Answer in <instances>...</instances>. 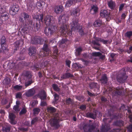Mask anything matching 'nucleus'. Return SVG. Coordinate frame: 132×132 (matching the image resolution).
<instances>
[{
	"label": "nucleus",
	"mask_w": 132,
	"mask_h": 132,
	"mask_svg": "<svg viewBox=\"0 0 132 132\" xmlns=\"http://www.w3.org/2000/svg\"><path fill=\"white\" fill-rule=\"evenodd\" d=\"M13 88L15 90H19L22 89V86H21L16 85L14 86Z\"/></svg>",
	"instance_id": "nucleus-47"
},
{
	"label": "nucleus",
	"mask_w": 132,
	"mask_h": 132,
	"mask_svg": "<svg viewBox=\"0 0 132 132\" xmlns=\"http://www.w3.org/2000/svg\"><path fill=\"white\" fill-rule=\"evenodd\" d=\"M19 106L15 105L13 107V109L16 112L19 111Z\"/></svg>",
	"instance_id": "nucleus-53"
},
{
	"label": "nucleus",
	"mask_w": 132,
	"mask_h": 132,
	"mask_svg": "<svg viewBox=\"0 0 132 132\" xmlns=\"http://www.w3.org/2000/svg\"><path fill=\"white\" fill-rule=\"evenodd\" d=\"M69 18V16L67 14H63L59 16L58 18L59 23L62 25L59 28V29L57 27L58 31L56 32L66 37L71 39L72 32L68 30L67 25L65 24L68 20Z\"/></svg>",
	"instance_id": "nucleus-1"
},
{
	"label": "nucleus",
	"mask_w": 132,
	"mask_h": 132,
	"mask_svg": "<svg viewBox=\"0 0 132 132\" xmlns=\"http://www.w3.org/2000/svg\"><path fill=\"white\" fill-rule=\"evenodd\" d=\"M42 50L46 53H50V49L48 47V45L46 43H45L44 44Z\"/></svg>",
	"instance_id": "nucleus-32"
},
{
	"label": "nucleus",
	"mask_w": 132,
	"mask_h": 132,
	"mask_svg": "<svg viewBox=\"0 0 132 132\" xmlns=\"http://www.w3.org/2000/svg\"><path fill=\"white\" fill-rule=\"evenodd\" d=\"M102 125L100 129L101 132H107L111 129L110 125L109 124H104Z\"/></svg>",
	"instance_id": "nucleus-14"
},
{
	"label": "nucleus",
	"mask_w": 132,
	"mask_h": 132,
	"mask_svg": "<svg viewBox=\"0 0 132 132\" xmlns=\"http://www.w3.org/2000/svg\"><path fill=\"white\" fill-rule=\"evenodd\" d=\"M35 91L32 89H29L26 93V96L28 97L32 96L35 93Z\"/></svg>",
	"instance_id": "nucleus-27"
},
{
	"label": "nucleus",
	"mask_w": 132,
	"mask_h": 132,
	"mask_svg": "<svg viewBox=\"0 0 132 132\" xmlns=\"http://www.w3.org/2000/svg\"><path fill=\"white\" fill-rule=\"evenodd\" d=\"M63 8L62 6H56L55 7L54 12L57 14L60 13L63 11Z\"/></svg>",
	"instance_id": "nucleus-28"
},
{
	"label": "nucleus",
	"mask_w": 132,
	"mask_h": 132,
	"mask_svg": "<svg viewBox=\"0 0 132 132\" xmlns=\"http://www.w3.org/2000/svg\"><path fill=\"white\" fill-rule=\"evenodd\" d=\"M109 7L112 10L114 9L116 5L115 2L111 0L108 3Z\"/></svg>",
	"instance_id": "nucleus-29"
},
{
	"label": "nucleus",
	"mask_w": 132,
	"mask_h": 132,
	"mask_svg": "<svg viewBox=\"0 0 132 132\" xmlns=\"http://www.w3.org/2000/svg\"><path fill=\"white\" fill-rule=\"evenodd\" d=\"M0 44L1 49L2 51L5 54H9V50L7 46L6 42V39L5 36H3L0 39Z\"/></svg>",
	"instance_id": "nucleus-7"
},
{
	"label": "nucleus",
	"mask_w": 132,
	"mask_h": 132,
	"mask_svg": "<svg viewBox=\"0 0 132 132\" xmlns=\"http://www.w3.org/2000/svg\"><path fill=\"white\" fill-rule=\"evenodd\" d=\"M88 127H89L88 130V131L89 132H92L93 130L95 129L96 126L95 125L94 123L92 124L91 125L89 124L88 125Z\"/></svg>",
	"instance_id": "nucleus-35"
},
{
	"label": "nucleus",
	"mask_w": 132,
	"mask_h": 132,
	"mask_svg": "<svg viewBox=\"0 0 132 132\" xmlns=\"http://www.w3.org/2000/svg\"><path fill=\"white\" fill-rule=\"evenodd\" d=\"M40 110L38 108H36L33 109V111L34 112V114H38L40 112Z\"/></svg>",
	"instance_id": "nucleus-43"
},
{
	"label": "nucleus",
	"mask_w": 132,
	"mask_h": 132,
	"mask_svg": "<svg viewBox=\"0 0 132 132\" xmlns=\"http://www.w3.org/2000/svg\"><path fill=\"white\" fill-rule=\"evenodd\" d=\"M86 106L85 105H82L79 108L80 109L83 110L86 109Z\"/></svg>",
	"instance_id": "nucleus-55"
},
{
	"label": "nucleus",
	"mask_w": 132,
	"mask_h": 132,
	"mask_svg": "<svg viewBox=\"0 0 132 132\" xmlns=\"http://www.w3.org/2000/svg\"><path fill=\"white\" fill-rule=\"evenodd\" d=\"M76 50V51L75 53V55L76 56H78L81 54L82 50L81 47H79L77 48Z\"/></svg>",
	"instance_id": "nucleus-34"
},
{
	"label": "nucleus",
	"mask_w": 132,
	"mask_h": 132,
	"mask_svg": "<svg viewBox=\"0 0 132 132\" xmlns=\"http://www.w3.org/2000/svg\"><path fill=\"white\" fill-rule=\"evenodd\" d=\"M89 86L91 89L94 88V91H95L96 89L97 90H99L100 88L98 84L95 82H92L90 83L89 84Z\"/></svg>",
	"instance_id": "nucleus-15"
},
{
	"label": "nucleus",
	"mask_w": 132,
	"mask_h": 132,
	"mask_svg": "<svg viewBox=\"0 0 132 132\" xmlns=\"http://www.w3.org/2000/svg\"><path fill=\"white\" fill-rule=\"evenodd\" d=\"M27 112V110L26 108H23L19 112L20 115H22L25 114Z\"/></svg>",
	"instance_id": "nucleus-48"
},
{
	"label": "nucleus",
	"mask_w": 132,
	"mask_h": 132,
	"mask_svg": "<svg viewBox=\"0 0 132 132\" xmlns=\"http://www.w3.org/2000/svg\"><path fill=\"white\" fill-rule=\"evenodd\" d=\"M97 114V113H96V111L94 110L93 112H88L87 113L86 116L88 117L95 119H96V116Z\"/></svg>",
	"instance_id": "nucleus-20"
},
{
	"label": "nucleus",
	"mask_w": 132,
	"mask_h": 132,
	"mask_svg": "<svg viewBox=\"0 0 132 132\" xmlns=\"http://www.w3.org/2000/svg\"><path fill=\"white\" fill-rule=\"evenodd\" d=\"M45 3L43 1H37L36 3V5L37 7L41 8H43V5L45 4Z\"/></svg>",
	"instance_id": "nucleus-36"
},
{
	"label": "nucleus",
	"mask_w": 132,
	"mask_h": 132,
	"mask_svg": "<svg viewBox=\"0 0 132 132\" xmlns=\"http://www.w3.org/2000/svg\"><path fill=\"white\" fill-rule=\"evenodd\" d=\"M84 0H68L65 3V6L69 7L72 4H75L77 2H82Z\"/></svg>",
	"instance_id": "nucleus-13"
},
{
	"label": "nucleus",
	"mask_w": 132,
	"mask_h": 132,
	"mask_svg": "<svg viewBox=\"0 0 132 132\" xmlns=\"http://www.w3.org/2000/svg\"><path fill=\"white\" fill-rule=\"evenodd\" d=\"M26 81L28 80L27 82H25V85L26 87H27L29 85H30L32 83L34 82V81L32 80V79H27Z\"/></svg>",
	"instance_id": "nucleus-38"
},
{
	"label": "nucleus",
	"mask_w": 132,
	"mask_h": 132,
	"mask_svg": "<svg viewBox=\"0 0 132 132\" xmlns=\"http://www.w3.org/2000/svg\"><path fill=\"white\" fill-rule=\"evenodd\" d=\"M34 1V0H27L26 5L28 9L31 10L33 8Z\"/></svg>",
	"instance_id": "nucleus-24"
},
{
	"label": "nucleus",
	"mask_w": 132,
	"mask_h": 132,
	"mask_svg": "<svg viewBox=\"0 0 132 132\" xmlns=\"http://www.w3.org/2000/svg\"><path fill=\"white\" fill-rule=\"evenodd\" d=\"M102 84H105L107 83L108 78L105 74H104L102 76L101 79L100 80Z\"/></svg>",
	"instance_id": "nucleus-21"
},
{
	"label": "nucleus",
	"mask_w": 132,
	"mask_h": 132,
	"mask_svg": "<svg viewBox=\"0 0 132 132\" xmlns=\"http://www.w3.org/2000/svg\"><path fill=\"white\" fill-rule=\"evenodd\" d=\"M126 69L123 68L119 72V73L117 77L118 81L120 83H123L126 82L128 76L126 75Z\"/></svg>",
	"instance_id": "nucleus-6"
},
{
	"label": "nucleus",
	"mask_w": 132,
	"mask_h": 132,
	"mask_svg": "<svg viewBox=\"0 0 132 132\" xmlns=\"http://www.w3.org/2000/svg\"><path fill=\"white\" fill-rule=\"evenodd\" d=\"M29 54L30 56H36V49L35 47H30L29 48Z\"/></svg>",
	"instance_id": "nucleus-23"
},
{
	"label": "nucleus",
	"mask_w": 132,
	"mask_h": 132,
	"mask_svg": "<svg viewBox=\"0 0 132 132\" xmlns=\"http://www.w3.org/2000/svg\"><path fill=\"white\" fill-rule=\"evenodd\" d=\"M116 90L114 92V95L117 96L121 95L122 93H124V89L121 86L117 87L115 89Z\"/></svg>",
	"instance_id": "nucleus-11"
},
{
	"label": "nucleus",
	"mask_w": 132,
	"mask_h": 132,
	"mask_svg": "<svg viewBox=\"0 0 132 132\" xmlns=\"http://www.w3.org/2000/svg\"><path fill=\"white\" fill-rule=\"evenodd\" d=\"M49 61H44L42 62L41 64L38 62L32 66L31 68L34 71L40 70L41 69V68H44L46 67Z\"/></svg>",
	"instance_id": "nucleus-8"
},
{
	"label": "nucleus",
	"mask_w": 132,
	"mask_h": 132,
	"mask_svg": "<svg viewBox=\"0 0 132 132\" xmlns=\"http://www.w3.org/2000/svg\"><path fill=\"white\" fill-rule=\"evenodd\" d=\"M102 24V21L101 20H96L94 22L93 25L95 27H99Z\"/></svg>",
	"instance_id": "nucleus-30"
},
{
	"label": "nucleus",
	"mask_w": 132,
	"mask_h": 132,
	"mask_svg": "<svg viewBox=\"0 0 132 132\" xmlns=\"http://www.w3.org/2000/svg\"><path fill=\"white\" fill-rule=\"evenodd\" d=\"M7 14V12H4L1 14V15L0 16L3 17H5V18L7 17V18H8V16Z\"/></svg>",
	"instance_id": "nucleus-57"
},
{
	"label": "nucleus",
	"mask_w": 132,
	"mask_h": 132,
	"mask_svg": "<svg viewBox=\"0 0 132 132\" xmlns=\"http://www.w3.org/2000/svg\"><path fill=\"white\" fill-rule=\"evenodd\" d=\"M109 115L110 116V118L111 119H117L118 118V116H117L115 114L111 115L110 114L109 112H108Z\"/></svg>",
	"instance_id": "nucleus-45"
},
{
	"label": "nucleus",
	"mask_w": 132,
	"mask_h": 132,
	"mask_svg": "<svg viewBox=\"0 0 132 132\" xmlns=\"http://www.w3.org/2000/svg\"><path fill=\"white\" fill-rule=\"evenodd\" d=\"M38 96L41 100H44L46 99L47 96L44 90H42L41 92L38 94Z\"/></svg>",
	"instance_id": "nucleus-18"
},
{
	"label": "nucleus",
	"mask_w": 132,
	"mask_h": 132,
	"mask_svg": "<svg viewBox=\"0 0 132 132\" xmlns=\"http://www.w3.org/2000/svg\"><path fill=\"white\" fill-rule=\"evenodd\" d=\"M23 75L26 78V80L27 79L29 80L32 79V76L30 72L28 71H24L23 73Z\"/></svg>",
	"instance_id": "nucleus-17"
},
{
	"label": "nucleus",
	"mask_w": 132,
	"mask_h": 132,
	"mask_svg": "<svg viewBox=\"0 0 132 132\" xmlns=\"http://www.w3.org/2000/svg\"><path fill=\"white\" fill-rule=\"evenodd\" d=\"M100 15L102 18L110 17V13L106 10H102L100 11Z\"/></svg>",
	"instance_id": "nucleus-16"
},
{
	"label": "nucleus",
	"mask_w": 132,
	"mask_h": 132,
	"mask_svg": "<svg viewBox=\"0 0 132 132\" xmlns=\"http://www.w3.org/2000/svg\"><path fill=\"white\" fill-rule=\"evenodd\" d=\"M42 38L39 36L31 37V43L33 44H42Z\"/></svg>",
	"instance_id": "nucleus-9"
},
{
	"label": "nucleus",
	"mask_w": 132,
	"mask_h": 132,
	"mask_svg": "<svg viewBox=\"0 0 132 132\" xmlns=\"http://www.w3.org/2000/svg\"><path fill=\"white\" fill-rule=\"evenodd\" d=\"M47 109L48 112L51 113L55 112L56 111V109L53 107H48Z\"/></svg>",
	"instance_id": "nucleus-39"
},
{
	"label": "nucleus",
	"mask_w": 132,
	"mask_h": 132,
	"mask_svg": "<svg viewBox=\"0 0 132 132\" xmlns=\"http://www.w3.org/2000/svg\"><path fill=\"white\" fill-rule=\"evenodd\" d=\"M23 18L25 21V24L28 25V26L34 28L35 31H38L40 26V24H38L37 22L35 23H33L32 20H30L29 19V15L28 13L25 12H24L23 13Z\"/></svg>",
	"instance_id": "nucleus-3"
},
{
	"label": "nucleus",
	"mask_w": 132,
	"mask_h": 132,
	"mask_svg": "<svg viewBox=\"0 0 132 132\" xmlns=\"http://www.w3.org/2000/svg\"><path fill=\"white\" fill-rule=\"evenodd\" d=\"M73 77L74 76L73 75L70 73L67 72L63 74L61 77V78L63 79H65Z\"/></svg>",
	"instance_id": "nucleus-25"
},
{
	"label": "nucleus",
	"mask_w": 132,
	"mask_h": 132,
	"mask_svg": "<svg viewBox=\"0 0 132 132\" xmlns=\"http://www.w3.org/2000/svg\"><path fill=\"white\" fill-rule=\"evenodd\" d=\"M52 87L54 90L56 91H59L60 90V89L59 87L57 85L53 84L52 85Z\"/></svg>",
	"instance_id": "nucleus-41"
},
{
	"label": "nucleus",
	"mask_w": 132,
	"mask_h": 132,
	"mask_svg": "<svg viewBox=\"0 0 132 132\" xmlns=\"http://www.w3.org/2000/svg\"><path fill=\"white\" fill-rule=\"evenodd\" d=\"M117 51L120 53L121 54L124 52L125 50L123 49H122L120 48L117 49Z\"/></svg>",
	"instance_id": "nucleus-56"
},
{
	"label": "nucleus",
	"mask_w": 132,
	"mask_h": 132,
	"mask_svg": "<svg viewBox=\"0 0 132 132\" xmlns=\"http://www.w3.org/2000/svg\"><path fill=\"white\" fill-rule=\"evenodd\" d=\"M61 121L59 114L58 113H53L52 118L50 120L51 126L54 127L56 129L60 127Z\"/></svg>",
	"instance_id": "nucleus-5"
},
{
	"label": "nucleus",
	"mask_w": 132,
	"mask_h": 132,
	"mask_svg": "<svg viewBox=\"0 0 132 132\" xmlns=\"http://www.w3.org/2000/svg\"><path fill=\"white\" fill-rule=\"evenodd\" d=\"M22 94L21 92H19L16 93L15 97L16 98H21L22 97Z\"/></svg>",
	"instance_id": "nucleus-50"
},
{
	"label": "nucleus",
	"mask_w": 132,
	"mask_h": 132,
	"mask_svg": "<svg viewBox=\"0 0 132 132\" xmlns=\"http://www.w3.org/2000/svg\"><path fill=\"white\" fill-rule=\"evenodd\" d=\"M27 29L26 27H21V32L22 33H23V34H27Z\"/></svg>",
	"instance_id": "nucleus-44"
},
{
	"label": "nucleus",
	"mask_w": 132,
	"mask_h": 132,
	"mask_svg": "<svg viewBox=\"0 0 132 132\" xmlns=\"http://www.w3.org/2000/svg\"><path fill=\"white\" fill-rule=\"evenodd\" d=\"M44 15L43 14H34L33 16V18L34 19H36L38 21L39 23H43V19Z\"/></svg>",
	"instance_id": "nucleus-12"
},
{
	"label": "nucleus",
	"mask_w": 132,
	"mask_h": 132,
	"mask_svg": "<svg viewBox=\"0 0 132 132\" xmlns=\"http://www.w3.org/2000/svg\"><path fill=\"white\" fill-rule=\"evenodd\" d=\"M50 54L49 53H46L44 51H40L38 55V57L39 58L41 57H43L45 56H47L49 55Z\"/></svg>",
	"instance_id": "nucleus-31"
},
{
	"label": "nucleus",
	"mask_w": 132,
	"mask_h": 132,
	"mask_svg": "<svg viewBox=\"0 0 132 132\" xmlns=\"http://www.w3.org/2000/svg\"><path fill=\"white\" fill-rule=\"evenodd\" d=\"M54 100L55 101H57L59 98V96L56 93H55L54 95Z\"/></svg>",
	"instance_id": "nucleus-52"
},
{
	"label": "nucleus",
	"mask_w": 132,
	"mask_h": 132,
	"mask_svg": "<svg viewBox=\"0 0 132 132\" xmlns=\"http://www.w3.org/2000/svg\"><path fill=\"white\" fill-rule=\"evenodd\" d=\"M8 18H7V17L5 18V17H3L2 16H0V19L1 22V23H2L3 21H4L6 20H7Z\"/></svg>",
	"instance_id": "nucleus-54"
},
{
	"label": "nucleus",
	"mask_w": 132,
	"mask_h": 132,
	"mask_svg": "<svg viewBox=\"0 0 132 132\" xmlns=\"http://www.w3.org/2000/svg\"><path fill=\"white\" fill-rule=\"evenodd\" d=\"M20 7L17 5H13L11 6L9 9L11 14L14 15L16 14L19 10Z\"/></svg>",
	"instance_id": "nucleus-10"
},
{
	"label": "nucleus",
	"mask_w": 132,
	"mask_h": 132,
	"mask_svg": "<svg viewBox=\"0 0 132 132\" xmlns=\"http://www.w3.org/2000/svg\"><path fill=\"white\" fill-rule=\"evenodd\" d=\"M9 117L10 122L11 124L15 125L16 124V122L15 120V116L14 114L12 113L10 115Z\"/></svg>",
	"instance_id": "nucleus-26"
},
{
	"label": "nucleus",
	"mask_w": 132,
	"mask_h": 132,
	"mask_svg": "<svg viewBox=\"0 0 132 132\" xmlns=\"http://www.w3.org/2000/svg\"><path fill=\"white\" fill-rule=\"evenodd\" d=\"M124 122L122 120H117L113 122V125L119 127L124 126Z\"/></svg>",
	"instance_id": "nucleus-22"
},
{
	"label": "nucleus",
	"mask_w": 132,
	"mask_h": 132,
	"mask_svg": "<svg viewBox=\"0 0 132 132\" xmlns=\"http://www.w3.org/2000/svg\"><path fill=\"white\" fill-rule=\"evenodd\" d=\"M3 130L5 132H9L10 130V128L9 127H6L3 128Z\"/></svg>",
	"instance_id": "nucleus-58"
},
{
	"label": "nucleus",
	"mask_w": 132,
	"mask_h": 132,
	"mask_svg": "<svg viewBox=\"0 0 132 132\" xmlns=\"http://www.w3.org/2000/svg\"><path fill=\"white\" fill-rule=\"evenodd\" d=\"M69 26L70 27L71 30L72 31L74 30H78L79 29V32L80 35L81 36L84 35L83 30L82 27L80 26L78 23V19L77 18L75 17L72 19V22L71 23Z\"/></svg>",
	"instance_id": "nucleus-4"
},
{
	"label": "nucleus",
	"mask_w": 132,
	"mask_h": 132,
	"mask_svg": "<svg viewBox=\"0 0 132 132\" xmlns=\"http://www.w3.org/2000/svg\"><path fill=\"white\" fill-rule=\"evenodd\" d=\"M88 125L85 124L83 127V129L84 132H86L87 131V128L88 127Z\"/></svg>",
	"instance_id": "nucleus-61"
},
{
	"label": "nucleus",
	"mask_w": 132,
	"mask_h": 132,
	"mask_svg": "<svg viewBox=\"0 0 132 132\" xmlns=\"http://www.w3.org/2000/svg\"><path fill=\"white\" fill-rule=\"evenodd\" d=\"M125 4V3H121L120 5L119 9V11L122 10Z\"/></svg>",
	"instance_id": "nucleus-49"
},
{
	"label": "nucleus",
	"mask_w": 132,
	"mask_h": 132,
	"mask_svg": "<svg viewBox=\"0 0 132 132\" xmlns=\"http://www.w3.org/2000/svg\"><path fill=\"white\" fill-rule=\"evenodd\" d=\"M52 17L49 15L45 16L43 20L44 22L47 26H50V27H46L44 29L45 34L47 36L50 34L52 35L54 32H56L58 31V27L54 24L52 22Z\"/></svg>",
	"instance_id": "nucleus-2"
},
{
	"label": "nucleus",
	"mask_w": 132,
	"mask_h": 132,
	"mask_svg": "<svg viewBox=\"0 0 132 132\" xmlns=\"http://www.w3.org/2000/svg\"><path fill=\"white\" fill-rule=\"evenodd\" d=\"M72 102L71 98H69L66 101V103L67 105H70L72 103Z\"/></svg>",
	"instance_id": "nucleus-51"
},
{
	"label": "nucleus",
	"mask_w": 132,
	"mask_h": 132,
	"mask_svg": "<svg viewBox=\"0 0 132 132\" xmlns=\"http://www.w3.org/2000/svg\"><path fill=\"white\" fill-rule=\"evenodd\" d=\"M125 36L129 38H130L132 36V31H127L125 33Z\"/></svg>",
	"instance_id": "nucleus-40"
},
{
	"label": "nucleus",
	"mask_w": 132,
	"mask_h": 132,
	"mask_svg": "<svg viewBox=\"0 0 132 132\" xmlns=\"http://www.w3.org/2000/svg\"><path fill=\"white\" fill-rule=\"evenodd\" d=\"M20 44V43L19 41H17L15 43L14 45L15 47L18 48L19 47Z\"/></svg>",
	"instance_id": "nucleus-60"
},
{
	"label": "nucleus",
	"mask_w": 132,
	"mask_h": 132,
	"mask_svg": "<svg viewBox=\"0 0 132 132\" xmlns=\"http://www.w3.org/2000/svg\"><path fill=\"white\" fill-rule=\"evenodd\" d=\"M79 10L77 9H76L71 12V15L75 17H78L79 15Z\"/></svg>",
	"instance_id": "nucleus-33"
},
{
	"label": "nucleus",
	"mask_w": 132,
	"mask_h": 132,
	"mask_svg": "<svg viewBox=\"0 0 132 132\" xmlns=\"http://www.w3.org/2000/svg\"><path fill=\"white\" fill-rule=\"evenodd\" d=\"M127 128L129 131L130 132L132 131V124L129 125Z\"/></svg>",
	"instance_id": "nucleus-64"
},
{
	"label": "nucleus",
	"mask_w": 132,
	"mask_h": 132,
	"mask_svg": "<svg viewBox=\"0 0 132 132\" xmlns=\"http://www.w3.org/2000/svg\"><path fill=\"white\" fill-rule=\"evenodd\" d=\"M71 63V61L69 60H67L66 61V64L68 67L70 68V64Z\"/></svg>",
	"instance_id": "nucleus-62"
},
{
	"label": "nucleus",
	"mask_w": 132,
	"mask_h": 132,
	"mask_svg": "<svg viewBox=\"0 0 132 132\" xmlns=\"http://www.w3.org/2000/svg\"><path fill=\"white\" fill-rule=\"evenodd\" d=\"M87 93L91 97H93V96H95V95L94 94V93H92L90 92L89 91H87Z\"/></svg>",
	"instance_id": "nucleus-63"
},
{
	"label": "nucleus",
	"mask_w": 132,
	"mask_h": 132,
	"mask_svg": "<svg viewBox=\"0 0 132 132\" xmlns=\"http://www.w3.org/2000/svg\"><path fill=\"white\" fill-rule=\"evenodd\" d=\"M98 10V8L96 5H93L91 7V8L90 10V11H93L94 12L93 14H95L97 13Z\"/></svg>",
	"instance_id": "nucleus-37"
},
{
	"label": "nucleus",
	"mask_w": 132,
	"mask_h": 132,
	"mask_svg": "<svg viewBox=\"0 0 132 132\" xmlns=\"http://www.w3.org/2000/svg\"><path fill=\"white\" fill-rule=\"evenodd\" d=\"M92 43L94 45H97L98 46H100V44L98 42L95 40H93L92 41Z\"/></svg>",
	"instance_id": "nucleus-59"
},
{
	"label": "nucleus",
	"mask_w": 132,
	"mask_h": 132,
	"mask_svg": "<svg viewBox=\"0 0 132 132\" xmlns=\"http://www.w3.org/2000/svg\"><path fill=\"white\" fill-rule=\"evenodd\" d=\"M38 120V118L36 117L33 118L31 121V125H34L35 123L37 122Z\"/></svg>",
	"instance_id": "nucleus-46"
},
{
	"label": "nucleus",
	"mask_w": 132,
	"mask_h": 132,
	"mask_svg": "<svg viewBox=\"0 0 132 132\" xmlns=\"http://www.w3.org/2000/svg\"><path fill=\"white\" fill-rule=\"evenodd\" d=\"M53 53L51 57L53 59H56L58 56V51L56 46H55L53 47Z\"/></svg>",
	"instance_id": "nucleus-19"
},
{
	"label": "nucleus",
	"mask_w": 132,
	"mask_h": 132,
	"mask_svg": "<svg viewBox=\"0 0 132 132\" xmlns=\"http://www.w3.org/2000/svg\"><path fill=\"white\" fill-rule=\"evenodd\" d=\"M92 55L93 56L97 57L101 55L102 53L99 52H92Z\"/></svg>",
	"instance_id": "nucleus-42"
}]
</instances>
